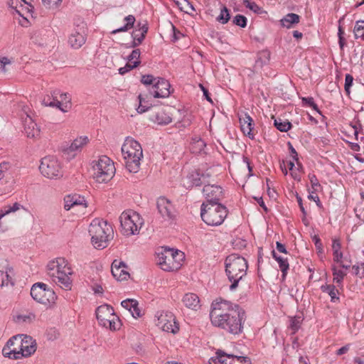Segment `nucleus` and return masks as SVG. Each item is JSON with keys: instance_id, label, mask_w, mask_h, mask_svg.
<instances>
[{"instance_id": "obj_1", "label": "nucleus", "mask_w": 364, "mask_h": 364, "mask_svg": "<svg viewBox=\"0 0 364 364\" xmlns=\"http://www.w3.org/2000/svg\"><path fill=\"white\" fill-rule=\"evenodd\" d=\"M210 318L214 326L237 335L242 331L245 313L239 305L220 299L212 303Z\"/></svg>"}, {"instance_id": "obj_2", "label": "nucleus", "mask_w": 364, "mask_h": 364, "mask_svg": "<svg viewBox=\"0 0 364 364\" xmlns=\"http://www.w3.org/2000/svg\"><path fill=\"white\" fill-rule=\"evenodd\" d=\"M73 272L68 262L62 257L57 258L48 264L47 274L53 282L65 289H70L72 282L70 276Z\"/></svg>"}, {"instance_id": "obj_3", "label": "nucleus", "mask_w": 364, "mask_h": 364, "mask_svg": "<svg viewBox=\"0 0 364 364\" xmlns=\"http://www.w3.org/2000/svg\"><path fill=\"white\" fill-rule=\"evenodd\" d=\"M225 272L229 281L232 283L230 289L234 291L239 282L246 275L248 268L247 260L237 254H231L225 261Z\"/></svg>"}, {"instance_id": "obj_4", "label": "nucleus", "mask_w": 364, "mask_h": 364, "mask_svg": "<svg viewBox=\"0 0 364 364\" xmlns=\"http://www.w3.org/2000/svg\"><path fill=\"white\" fill-rule=\"evenodd\" d=\"M122 153L127 169L130 173H137L143 157L141 144L131 137H127L122 146Z\"/></svg>"}, {"instance_id": "obj_5", "label": "nucleus", "mask_w": 364, "mask_h": 364, "mask_svg": "<svg viewBox=\"0 0 364 364\" xmlns=\"http://www.w3.org/2000/svg\"><path fill=\"white\" fill-rule=\"evenodd\" d=\"M92 243L95 248L103 249L107 246L113 235V229L106 220L94 219L89 227Z\"/></svg>"}, {"instance_id": "obj_6", "label": "nucleus", "mask_w": 364, "mask_h": 364, "mask_svg": "<svg viewBox=\"0 0 364 364\" xmlns=\"http://www.w3.org/2000/svg\"><path fill=\"white\" fill-rule=\"evenodd\" d=\"M228 210L221 203H202L200 217L204 223L210 226L220 225L226 218Z\"/></svg>"}, {"instance_id": "obj_7", "label": "nucleus", "mask_w": 364, "mask_h": 364, "mask_svg": "<svg viewBox=\"0 0 364 364\" xmlns=\"http://www.w3.org/2000/svg\"><path fill=\"white\" fill-rule=\"evenodd\" d=\"M184 253L181 251L165 247L158 253V263L160 267L167 272L176 271L182 265Z\"/></svg>"}, {"instance_id": "obj_8", "label": "nucleus", "mask_w": 364, "mask_h": 364, "mask_svg": "<svg viewBox=\"0 0 364 364\" xmlns=\"http://www.w3.org/2000/svg\"><path fill=\"white\" fill-rule=\"evenodd\" d=\"M115 171L113 161L106 156H102L92 162V176L98 183L109 181L114 175Z\"/></svg>"}, {"instance_id": "obj_9", "label": "nucleus", "mask_w": 364, "mask_h": 364, "mask_svg": "<svg viewBox=\"0 0 364 364\" xmlns=\"http://www.w3.org/2000/svg\"><path fill=\"white\" fill-rule=\"evenodd\" d=\"M119 221L121 231L123 235L127 236L138 234L144 223L140 215L132 210L123 212L119 217Z\"/></svg>"}, {"instance_id": "obj_10", "label": "nucleus", "mask_w": 364, "mask_h": 364, "mask_svg": "<svg viewBox=\"0 0 364 364\" xmlns=\"http://www.w3.org/2000/svg\"><path fill=\"white\" fill-rule=\"evenodd\" d=\"M31 295L36 301L48 306L54 304L57 298L55 291L42 282L36 283L32 286Z\"/></svg>"}, {"instance_id": "obj_11", "label": "nucleus", "mask_w": 364, "mask_h": 364, "mask_svg": "<svg viewBox=\"0 0 364 364\" xmlns=\"http://www.w3.org/2000/svg\"><path fill=\"white\" fill-rule=\"evenodd\" d=\"M39 170L48 178H58L62 176L60 164L55 157L52 156H46L41 159Z\"/></svg>"}, {"instance_id": "obj_12", "label": "nucleus", "mask_w": 364, "mask_h": 364, "mask_svg": "<svg viewBox=\"0 0 364 364\" xmlns=\"http://www.w3.org/2000/svg\"><path fill=\"white\" fill-rule=\"evenodd\" d=\"M215 364H251L250 359L247 356H238L228 354L222 350H218L215 356L212 358Z\"/></svg>"}, {"instance_id": "obj_13", "label": "nucleus", "mask_w": 364, "mask_h": 364, "mask_svg": "<svg viewBox=\"0 0 364 364\" xmlns=\"http://www.w3.org/2000/svg\"><path fill=\"white\" fill-rule=\"evenodd\" d=\"M156 325L164 331L176 333L179 330L175 321V316L171 312H162L157 318Z\"/></svg>"}, {"instance_id": "obj_14", "label": "nucleus", "mask_w": 364, "mask_h": 364, "mask_svg": "<svg viewBox=\"0 0 364 364\" xmlns=\"http://www.w3.org/2000/svg\"><path fill=\"white\" fill-rule=\"evenodd\" d=\"M203 194L206 199L203 203H220V201L224 197L223 188L215 184H205L203 188Z\"/></svg>"}, {"instance_id": "obj_15", "label": "nucleus", "mask_w": 364, "mask_h": 364, "mask_svg": "<svg viewBox=\"0 0 364 364\" xmlns=\"http://www.w3.org/2000/svg\"><path fill=\"white\" fill-rule=\"evenodd\" d=\"M21 336H16L10 338L6 346L2 350V353L5 357H8L12 359H20L21 358Z\"/></svg>"}, {"instance_id": "obj_16", "label": "nucleus", "mask_w": 364, "mask_h": 364, "mask_svg": "<svg viewBox=\"0 0 364 364\" xmlns=\"http://www.w3.org/2000/svg\"><path fill=\"white\" fill-rule=\"evenodd\" d=\"M170 83L164 78H157V81L149 88V94L155 98H166L170 94Z\"/></svg>"}, {"instance_id": "obj_17", "label": "nucleus", "mask_w": 364, "mask_h": 364, "mask_svg": "<svg viewBox=\"0 0 364 364\" xmlns=\"http://www.w3.org/2000/svg\"><path fill=\"white\" fill-rule=\"evenodd\" d=\"M157 208L159 214L165 220H170L175 216L173 205L165 197H161L157 200Z\"/></svg>"}, {"instance_id": "obj_18", "label": "nucleus", "mask_w": 364, "mask_h": 364, "mask_svg": "<svg viewBox=\"0 0 364 364\" xmlns=\"http://www.w3.org/2000/svg\"><path fill=\"white\" fill-rule=\"evenodd\" d=\"M89 139L86 136H80L76 138L71 144L64 148L63 151L64 154L68 155V158H73L77 152L81 151L82 148L89 142Z\"/></svg>"}, {"instance_id": "obj_19", "label": "nucleus", "mask_w": 364, "mask_h": 364, "mask_svg": "<svg viewBox=\"0 0 364 364\" xmlns=\"http://www.w3.org/2000/svg\"><path fill=\"white\" fill-rule=\"evenodd\" d=\"M28 107L23 106L22 108L23 112L26 114V117L24 119V131L25 134L28 138L36 139L40 135V129L36 123L33 122L31 117L28 114Z\"/></svg>"}, {"instance_id": "obj_20", "label": "nucleus", "mask_w": 364, "mask_h": 364, "mask_svg": "<svg viewBox=\"0 0 364 364\" xmlns=\"http://www.w3.org/2000/svg\"><path fill=\"white\" fill-rule=\"evenodd\" d=\"M127 269L128 267L125 262L114 259L112 264L111 272L116 279L123 281L129 277V273Z\"/></svg>"}, {"instance_id": "obj_21", "label": "nucleus", "mask_w": 364, "mask_h": 364, "mask_svg": "<svg viewBox=\"0 0 364 364\" xmlns=\"http://www.w3.org/2000/svg\"><path fill=\"white\" fill-rule=\"evenodd\" d=\"M96 316L100 325L104 326L107 323L109 318H114V313L113 308L107 304L100 306L96 309Z\"/></svg>"}, {"instance_id": "obj_22", "label": "nucleus", "mask_w": 364, "mask_h": 364, "mask_svg": "<svg viewBox=\"0 0 364 364\" xmlns=\"http://www.w3.org/2000/svg\"><path fill=\"white\" fill-rule=\"evenodd\" d=\"M85 30L83 28H80L79 30L75 31L70 35L68 43L73 48L78 49L85 44Z\"/></svg>"}, {"instance_id": "obj_23", "label": "nucleus", "mask_w": 364, "mask_h": 364, "mask_svg": "<svg viewBox=\"0 0 364 364\" xmlns=\"http://www.w3.org/2000/svg\"><path fill=\"white\" fill-rule=\"evenodd\" d=\"M183 184L186 188L203 185L200 173L198 171H192L183 180Z\"/></svg>"}, {"instance_id": "obj_24", "label": "nucleus", "mask_w": 364, "mask_h": 364, "mask_svg": "<svg viewBox=\"0 0 364 364\" xmlns=\"http://www.w3.org/2000/svg\"><path fill=\"white\" fill-rule=\"evenodd\" d=\"M64 208L67 210H69L71 208L75 205H83L84 208L87 207V203L84 197L77 194L67 196L64 198Z\"/></svg>"}, {"instance_id": "obj_25", "label": "nucleus", "mask_w": 364, "mask_h": 364, "mask_svg": "<svg viewBox=\"0 0 364 364\" xmlns=\"http://www.w3.org/2000/svg\"><path fill=\"white\" fill-rule=\"evenodd\" d=\"M138 26H139V28L134 31L132 33V37L133 38V41L130 46L132 48H135L140 45L144 39L145 35L148 31V27L146 24L141 26L140 23H139Z\"/></svg>"}, {"instance_id": "obj_26", "label": "nucleus", "mask_w": 364, "mask_h": 364, "mask_svg": "<svg viewBox=\"0 0 364 364\" xmlns=\"http://www.w3.org/2000/svg\"><path fill=\"white\" fill-rule=\"evenodd\" d=\"M123 308L128 310L134 318H138L141 316V311L138 306L139 304L136 300L127 299L121 302Z\"/></svg>"}, {"instance_id": "obj_27", "label": "nucleus", "mask_w": 364, "mask_h": 364, "mask_svg": "<svg viewBox=\"0 0 364 364\" xmlns=\"http://www.w3.org/2000/svg\"><path fill=\"white\" fill-rule=\"evenodd\" d=\"M240 123L241 126V130L244 134L247 135L250 138H253L254 135L252 134L253 129L252 119L251 117L245 114L243 116L240 117Z\"/></svg>"}, {"instance_id": "obj_28", "label": "nucleus", "mask_w": 364, "mask_h": 364, "mask_svg": "<svg viewBox=\"0 0 364 364\" xmlns=\"http://www.w3.org/2000/svg\"><path fill=\"white\" fill-rule=\"evenodd\" d=\"M57 108L67 112L71 108V97L67 92H60L57 100Z\"/></svg>"}, {"instance_id": "obj_29", "label": "nucleus", "mask_w": 364, "mask_h": 364, "mask_svg": "<svg viewBox=\"0 0 364 364\" xmlns=\"http://www.w3.org/2000/svg\"><path fill=\"white\" fill-rule=\"evenodd\" d=\"M31 338L26 336L25 339L21 338V358L28 357L36 351V347L32 344Z\"/></svg>"}, {"instance_id": "obj_30", "label": "nucleus", "mask_w": 364, "mask_h": 364, "mask_svg": "<svg viewBox=\"0 0 364 364\" xmlns=\"http://www.w3.org/2000/svg\"><path fill=\"white\" fill-rule=\"evenodd\" d=\"M183 302L186 307L193 310H197L200 307L199 298L193 293L185 294L183 298Z\"/></svg>"}, {"instance_id": "obj_31", "label": "nucleus", "mask_w": 364, "mask_h": 364, "mask_svg": "<svg viewBox=\"0 0 364 364\" xmlns=\"http://www.w3.org/2000/svg\"><path fill=\"white\" fill-rule=\"evenodd\" d=\"M272 255L273 258L278 262L280 270L282 272V280H284L289 269L288 260L287 258L279 256L274 250L272 252Z\"/></svg>"}, {"instance_id": "obj_32", "label": "nucleus", "mask_w": 364, "mask_h": 364, "mask_svg": "<svg viewBox=\"0 0 364 364\" xmlns=\"http://www.w3.org/2000/svg\"><path fill=\"white\" fill-rule=\"evenodd\" d=\"M321 289L323 292L327 293L329 295L331 302L338 303L340 301V298L338 296L339 290L336 286L332 284L322 285Z\"/></svg>"}, {"instance_id": "obj_33", "label": "nucleus", "mask_w": 364, "mask_h": 364, "mask_svg": "<svg viewBox=\"0 0 364 364\" xmlns=\"http://www.w3.org/2000/svg\"><path fill=\"white\" fill-rule=\"evenodd\" d=\"M300 16L298 14L294 13H289L284 16L281 19V24L283 27L290 28L294 24H297L299 22Z\"/></svg>"}, {"instance_id": "obj_34", "label": "nucleus", "mask_w": 364, "mask_h": 364, "mask_svg": "<svg viewBox=\"0 0 364 364\" xmlns=\"http://www.w3.org/2000/svg\"><path fill=\"white\" fill-rule=\"evenodd\" d=\"M59 94L60 90H58L51 91L50 94H48L43 97L42 100L43 105L45 106L57 107V100Z\"/></svg>"}, {"instance_id": "obj_35", "label": "nucleus", "mask_w": 364, "mask_h": 364, "mask_svg": "<svg viewBox=\"0 0 364 364\" xmlns=\"http://www.w3.org/2000/svg\"><path fill=\"white\" fill-rule=\"evenodd\" d=\"M152 119L159 124H168L172 121V119L169 114L163 109H160L156 112L155 115L153 116Z\"/></svg>"}, {"instance_id": "obj_36", "label": "nucleus", "mask_w": 364, "mask_h": 364, "mask_svg": "<svg viewBox=\"0 0 364 364\" xmlns=\"http://www.w3.org/2000/svg\"><path fill=\"white\" fill-rule=\"evenodd\" d=\"M149 94H140L138 96L139 100V105L136 110L139 113H144L151 107V103L149 102Z\"/></svg>"}, {"instance_id": "obj_37", "label": "nucleus", "mask_w": 364, "mask_h": 364, "mask_svg": "<svg viewBox=\"0 0 364 364\" xmlns=\"http://www.w3.org/2000/svg\"><path fill=\"white\" fill-rule=\"evenodd\" d=\"M333 282L337 284V287L343 289V280L346 275V273L341 269H337L336 266H332Z\"/></svg>"}, {"instance_id": "obj_38", "label": "nucleus", "mask_w": 364, "mask_h": 364, "mask_svg": "<svg viewBox=\"0 0 364 364\" xmlns=\"http://www.w3.org/2000/svg\"><path fill=\"white\" fill-rule=\"evenodd\" d=\"M341 245L338 239H333L332 250L333 255V260L336 262H341L343 259V252L341 251Z\"/></svg>"}, {"instance_id": "obj_39", "label": "nucleus", "mask_w": 364, "mask_h": 364, "mask_svg": "<svg viewBox=\"0 0 364 364\" xmlns=\"http://www.w3.org/2000/svg\"><path fill=\"white\" fill-rule=\"evenodd\" d=\"M124 21L127 22L126 24L117 29L113 30L111 33L116 34L119 32H125L132 28L134 26L135 22V17L133 15H129L124 18Z\"/></svg>"}, {"instance_id": "obj_40", "label": "nucleus", "mask_w": 364, "mask_h": 364, "mask_svg": "<svg viewBox=\"0 0 364 364\" xmlns=\"http://www.w3.org/2000/svg\"><path fill=\"white\" fill-rule=\"evenodd\" d=\"M36 319V315L32 312L18 314L16 316L15 321L19 323H30Z\"/></svg>"}, {"instance_id": "obj_41", "label": "nucleus", "mask_w": 364, "mask_h": 364, "mask_svg": "<svg viewBox=\"0 0 364 364\" xmlns=\"http://www.w3.org/2000/svg\"><path fill=\"white\" fill-rule=\"evenodd\" d=\"M11 272V269H9V271L6 270L5 272L2 269H0V287L8 286L9 284H14L12 279L10 275Z\"/></svg>"}, {"instance_id": "obj_42", "label": "nucleus", "mask_w": 364, "mask_h": 364, "mask_svg": "<svg viewBox=\"0 0 364 364\" xmlns=\"http://www.w3.org/2000/svg\"><path fill=\"white\" fill-rule=\"evenodd\" d=\"M274 124L280 132H286L291 127V124L288 120H283L280 118L274 119Z\"/></svg>"}, {"instance_id": "obj_43", "label": "nucleus", "mask_w": 364, "mask_h": 364, "mask_svg": "<svg viewBox=\"0 0 364 364\" xmlns=\"http://www.w3.org/2000/svg\"><path fill=\"white\" fill-rule=\"evenodd\" d=\"M20 209H23V206L18 203H14L11 205H6L0 210L1 216L4 217L6 215L19 210Z\"/></svg>"}, {"instance_id": "obj_44", "label": "nucleus", "mask_w": 364, "mask_h": 364, "mask_svg": "<svg viewBox=\"0 0 364 364\" xmlns=\"http://www.w3.org/2000/svg\"><path fill=\"white\" fill-rule=\"evenodd\" d=\"M269 53L265 51L261 52L256 61H255V68H261L265 64L269 62Z\"/></svg>"}, {"instance_id": "obj_45", "label": "nucleus", "mask_w": 364, "mask_h": 364, "mask_svg": "<svg viewBox=\"0 0 364 364\" xmlns=\"http://www.w3.org/2000/svg\"><path fill=\"white\" fill-rule=\"evenodd\" d=\"M23 4H26L24 0H10L9 6L10 7L15 11L16 14H18L20 16L23 17V18L27 21L26 18L23 16L24 14L21 12V10L18 9V6L20 7H23Z\"/></svg>"}, {"instance_id": "obj_46", "label": "nucleus", "mask_w": 364, "mask_h": 364, "mask_svg": "<svg viewBox=\"0 0 364 364\" xmlns=\"http://www.w3.org/2000/svg\"><path fill=\"white\" fill-rule=\"evenodd\" d=\"M230 18L229 11L225 6L221 9L220 15L217 17V21L222 24H225Z\"/></svg>"}, {"instance_id": "obj_47", "label": "nucleus", "mask_w": 364, "mask_h": 364, "mask_svg": "<svg viewBox=\"0 0 364 364\" xmlns=\"http://www.w3.org/2000/svg\"><path fill=\"white\" fill-rule=\"evenodd\" d=\"M303 318L301 316H294L291 318L289 328L292 331V333H295L300 328Z\"/></svg>"}, {"instance_id": "obj_48", "label": "nucleus", "mask_w": 364, "mask_h": 364, "mask_svg": "<svg viewBox=\"0 0 364 364\" xmlns=\"http://www.w3.org/2000/svg\"><path fill=\"white\" fill-rule=\"evenodd\" d=\"M103 327L108 328L112 331H115L119 328L120 321L119 318L114 314V318H109V321H107V323H106V326H104Z\"/></svg>"}, {"instance_id": "obj_49", "label": "nucleus", "mask_w": 364, "mask_h": 364, "mask_svg": "<svg viewBox=\"0 0 364 364\" xmlns=\"http://www.w3.org/2000/svg\"><path fill=\"white\" fill-rule=\"evenodd\" d=\"M232 23L241 28L247 26V18L241 14H237L232 19Z\"/></svg>"}, {"instance_id": "obj_50", "label": "nucleus", "mask_w": 364, "mask_h": 364, "mask_svg": "<svg viewBox=\"0 0 364 364\" xmlns=\"http://www.w3.org/2000/svg\"><path fill=\"white\" fill-rule=\"evenodd\" d=\"M180 9L188 14H192L194 12L195 8L188 0H183V3H181Z\"/></svg>"}, {"instance_id": "obj_51", "label": "nucleus", "mask_w": 364, "mask_h": 364, "mask_svg": "<svg viewBox=\"0 0 364 364\" xmlns=\"http://www.w3.org/2000/svg\"><path fill=\"white\" fill-rule=\"evenodd\" d=\"M10 168L11 165L9 162L3 161L0 163V180L9 175Z\"/></svg>"}, {"instance_id": "obj_52", "label": "nucleus", "mask_w": 364, "mask_h": 364, "mask_svg": "<svg viewBox=\"0 0 364 364\" xmlns=\"http://www.w3.org/2000/svg\"><path fill=\"white\" fill-rule=\"evenodd\" d=\"M140 64V61H134L133 64L127 63L124 67L120 68L119 69V73L121 75H124L129 70L136 68Z\"/></svg>"}, {"instance_id": "obj_53", "label": "nucleus", "mask_w": 364, "mask_h": 364, "mask_svg": "<svg viewBox=\"0 0 364 364\" xmlns=\"http://www.w3.org/2000/svg\"><path fill=\"white\" fill-rule=\"evenodd\" d=\"M353 82V77L350 74H346L345 77L344 89L347 95L350 93V87Z\"/></svg>"}, {"instance_id": "obj_54", "label": "nucleus", "mask_w": 364, "mask_h": 364, "mask_svg": "<svg viewBox=\"0 0 364 364\" xmlns=\"http://www.w3.org/2000/svg\"><path fill=\"white\" fill-rule=\"evenodd\" d=\"M244 4L247 8L254 11L255 13H261L262 8L259 6L255 2H250L248 0H244Z\"/></svg>"}, {"instance_id": "obj_55", "label": "nucleus", "mask_w": 364, "mask_h": 364, "mask_svg": "<svg viewBox=\"0 0 364 364\" xmlns=\"http://www.w3.org/2000/svg\"><path fill=\"white\" fill-rule=\"evenodd\" d=\"M157 81V78H155L151 75H144L141 76V82L146 85H153L154 82Z\"/></svg>"}, {"instance_id": "obj_56", "label": "nucleus", "mask_w": 364, "mask_h": 364, "mask_svg": "<svg viewBox=\"0 0 364 364\" xmlns=\"http://www.w3.org/2000/svg\"><path fill=\"white\" fill-rule=\"evenodd\" d=\"M200 175L204 186L215 181L213 178H211L212 174L210 170H206L204 173H200Z\"/></svg>"}, {"instance_id": "obj_57", "label": "nucleus", "mask_w": 364, "mask_h": 364, "mask_svg": "<svg viewBox=\"0 0 364 364\" xmlns=\"http://www.w3.org/2000/svg\"><path fill=\"white\" fill-rule=\"evenodd\" d=\"M140 54L141 53L139 49L133 50L131 54L127 57L128 63L133 64V62L134 61H140Z\"/></svg>"}, {"instance_id": "obj_58", "label": "nucleus", "mask_w": 364, "mask_h": 364, "mask_svg": "<svg viewBox=\"0 0 364 364\" xmlns=\"http://www.w3.org/2000/svg\"><path fill=\"white\" fill-rule=\"evenodd\" d=\"M364 31V21H358L354 28V33L356 38L359 37L360 33Z\"/></svg>"}, {"instance_id": "obj_59", "label": "nucleus", "mask_w": 364, "mask_h": 364, "mask_svg": "<svg viewBox=\"0 0 364 364\" xmlns=\"http://www.w3.org/2000/svg\"><path fill=\"white\" fill-rule=\"evenodd\" d=\"M309 178L312 188L314 190V191H316L318 188L321 186L316 176L314 174H309Z\"/></svg>"}, {"instance_id": "obj_60", "label": "nucleus", "mask_w": 364, "mask_h": 364, "mask_svg": "<svg viewBox=\"0 0 364 364\" xmlns=\"http://www.w3.org/2000/svg\"><path fill=\"white\" fill-rule=\"evenodd\" d=\"M11 64V60L6 57L0 59V73L6 71V66Z\"/></svg>"}, {"instance_id": "obj_61", "label": "nucleus", "mask_w": 364, "mask_h": 364, "mask_svg": "<svg viewBox=\"0 0 364 364\" xmlns=\"http://www.w3.org/2000/svg\"><path fill=\"white\" fill-rule=\"evenodd\" d=\"M353 269H355V273L360 278H364V263H361L358 266H353Z\"/></svg>"}, {"instance_id": "obj_62", "label": "nucleus", "mask_w": 364, "mask_h": 364, "mask_svg": "<svg viewBox=\"0 0 364 364\" xmlns=\"http://www.w3.org/2000/svg\"><path fill=\"white\" fill-rule=\"evenodd\" d=\"M61 1L62 0H42L43 5L48 8L57 6Z\"/></svg>"}, {"instance_id": "obj_63", "label": "nucleus", "mask_w": 364, "mask_h": 364, "mask_svg": "<svg viewBox=\"0 0 364 364\" xmlns=\"http://www.w3.org/2000/svg\"><path fill=\"white\" fill-rule=\"evenodd\" d=\"M296 200H297V202H298V204H299V206L300 208V210L303 213V215H304V218H303V222L304 223L305 221V217L306 215V211L305 210V208L303 205V202H302V198L301 196H299L298 194H296Z\"/></svg>"}, {"instance_id": "obj_64", "label": "nucleus", "mask_w": 364, "mask_h": 364, "mask_svg": "<svg viewBox=\"0 0 364 364\" xmlns=\"http://www.w3.org/2000/svg\"><path fill=\"white\" fill-rule=\"evenodd\" d=\"M301 101L304 105L311 107L314 103L313 97H301Z\"/></svg>"}]
</instances>
